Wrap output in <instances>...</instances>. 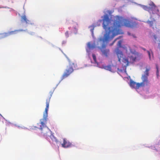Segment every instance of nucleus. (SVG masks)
I'll list each match as a JSON object with an SVG mask.
<instances>
[{
    "instance_id": "obj_16",
    "label": "nucleus",
    "mask_w": 160,
    "mask_h": 160,
    "mask_svg": "<svg viewBox=\"0 0 160 160\" xmlns=\"http://www.w3.org/2000/svg\"><path fill=\"white\" fill-rule=\"evenodd\" d=\"M96 26H94L93 25L92 26H90L89 28H90V31L92 32V34H93V30L94 28L95 27H96Z\"/></svg>"
},
{
    "instance_id": "obj_7",
    "label": "nucleus",
    "mask_w": 160,
    "mask_h": 160,
    "mask_svg": "<svg viewBox=\"0 0 160 160\" xmlns=\"http://www.w3.org/2000/svg\"><path fill=\"white\" fill-rule=\"evenodd\" d=\"M74 70L72 67L67 68L65 70L62 77V79H63L68 77L72 72Z\"/></svg>"
},
{
    "instance_id": "obj_3",
    "label": "nucleus",
    "mask_w": 160,
    "mask_h": 160,
    "mask_svg": "<svg viewBox=\"0 0 160 160\" xmlns=\"http://www.w3.org/2000/svg\"><path fill=\"white\" fill-rule=\"evenodd\" d=\"M151 69L150 66H147L146 67V70L144 73L142 75L141 78L142 82L141 83H136L132 80L130 81V85L132 88L135 89H138L141 87H143L147 86L149 84V81L148 77L149 75V71Z\"/></svg>"
},
{
    "instance_id": "obj_22",
    "label": "nucleus",
    "mask_w": 160,
    "mask_h": 160,
    "mask_svg": "<svg viewBox=\"0 0 160 160\" xmlns=\"http://www.w3.org/2000/svg\"><path fill=\"white\" fill-rule=\"evenodd\" d=\"M157 76H158V69H157Z\"/></svg>"
},
{
    "instance_id": "obj_23",
    "label": "nucleus",
    "mask_w": 160,
    "mask_h": 160,
    "mask_svg": "<svg viewBox=\"0 0 160 160\" xmlns=\"http://www.w3.org/2000/svg\"><path fill=\"white\" fill-rule=\"evenodd\" d=\"M128 35H131V34L129 32H128Z\"/></svg>"
},
{
    "instance_id": "obj_14",
    "label": "nucleus",
    "mask_w": 160,
    "mask_h": 160,
    "mask_svg": "<svg viewBox=\"0 0 160 160\" xmlns=\"http://www.w3.org/2000/svg\"><path fill=\"white\" fill-rule=\"evenodd\" d=\"M155 20L154 19H153L152 21H151L150 20H148L146 21V22L149 24L150 27H152L153 26L154 22H155Z\"/></svg>"
},
{
    "instance_id": "obj_17",
    "label": "nucleus",
    "mask_w": 160,
    "mask_h": 160,
    "mask_svg": "<svg viewBox=\"0 0 160 160\" xmlns=\"http://www.w3.org/2000/svg\"><path fill=\"white\" fill-rule=\"evenodd\" d=\"M122 40H120L118 42L117 45L118 47H121V44H122Z\"/></svg>"
},
{
    "instance_id": "obj_6",
    "label": "nucleus",
    "mask_w": 160,
    "mask_h": 160,
    "mask_svg": "<svg viewBox=\"0 0 160 160\" xmlns=\"http://www.w3.org/2000/svg\"><path fill=\"white\" fill-rule=\"evenodd\" d=\"M123 25L125 26L130 28H134L136 27L137 23L132 21L124 19L123 20Z\"/></svg>"
},
{
    "instance_id": "obj_25",
    "label": "nucleus",
    "mask_w": 160,
    "mask_h": 160,
    "mask_svg": "<svg viewBox=\"0 0 160 160\" xmlns=\"http://www.w3.org/2000/svg\"><path fill=\"white\" fill-rule=\"evenodd\" d=\"M143 49L144 50H145H145H146V49H144V48H143Z\"/></svg>"
},
{
    "instance_id": "obj_8",
    "label": "nucleus",
    "mask_w": 160,
    "mask_h": 160,
    "mask_svg": "<svg viewBox=\"0 0 160 160\" xmlns=\"http://www.w3.org/2000/svg\"><path fill=\"white\" fill-rule=\"evenodd\" d=\"M24 31V30L22 29L16 30L13 31L8 32L7 33L1 34L0 35H2V37H5L8 36L10 35L16 34L18 32L23 31Z\"/></svg>"
},
{
    "instance_id": "obj_15",
    "label": "nucleus",
    "mask_w": 160,
    "mask_h": 160,
    "mask_svg": "<svg viewBox=\"0 0 160 160\" xmlns=\"http://www.w3.org/2000/svg\"><path fill=\"white\" fill-rule=\"evenodd\" d=\"M88 47L89 49H92L95 48V46L91 44L90 42L88 43Z\"/></svg>"
},
{
    "instance_id": "obj_27",
    "label": "nucleus",
    "mask_w": 160,
    "mask_h": 160,
    "mask_svg": "<svg viewBox=\"0 0 160 160\" xmlns=\"http://www.w3.org/2000/svg\"><path fill=\"white\" fill-rule=\"evenodd\" d=\"M1 38L0 37V39Z\"/></svg>"
},
{
    "instance_id": "obj_20",
    "label": "nucleus",
    "mask_w": 160,
    "mask_h": 160,
    "mask_svg": "<svg viewBox=\"0 0 160 160\" xmlns=\"http://www.w3.org/2000/svg\"><path fill=\"white\" fill-rule=\"evenodd\" d=\"M65 35L67 37H69V33L68 31H67L65 32Z\"/></svg>"
},
{
    "instance_id": "obj_18",
    "label": "nucleus",
    "mask_w": 160,
    "mask_h": 160,
    "mask_svg": "<svg viewBox=\"0 0 160 160\" xmlns=\"http://www.w3.org/2000/svg\"><path fill=\"white\" fill-rule=\"evenodd\" d=\"M92 57L93 59L95 62V63H97V60H96V56L94 54H92Z\"/></svg>"
},
{
    "instance_id": "obj_2",
    "label": "nucleus",
    "mask_w": 160,
    "mask_h": 160,
    "mask_svg": "<svg viewBox=\"0 0 160 160\" xmlns=\"http://www.w3.org/2000/svg\"><path fill=\"white\" fill-rule=\"evenodd\" d=\"M50 100V97L46 100V107L43 113V118L40 120V122L39 124L41 125H40V127L39 128L41 130L42 135L45 136L46 138H48V136H49L52 140H53V139L56 140V138L54 137V136L52 134H51L50 136L48 135V133L49 132L50 130L46 125L48 119V112L49 108Z\"/></svg>"
},
{
    "instance_id": "obj_13",
    "label": "nucleus",
    "mask_w": 160,
    "mask_h": 160,
    "mask_svg": "<svg viewBox=\"0 0 160 160\" xmlns=\"http://www.w3.org/2000/svg\"><path fill=\"white\" fill-rule=\"evenodd\" d=\"M129 58L130 59V62L133 63L136 61L135 56L133 54L129 56Z\"/></svg>"
},
{
    "instance_id": "obj_11",
    "label": "nucleus",
    "mask_w": 160,
    "mask_h": 160,
    "mask_svg": "<svg viewBox=\"0 0 160 160\" xmlns=\"http://www.w3.org/2000/svg\"><path fill=\"white\" fill-rule=\"evenodd\" d=\"M103 68L106 70L112 72H114L116 70L117 67L116 66H115L109 65L104 66Z\"/></svg>"
},
{
    "instance_id": "obj_9",
    "label": "nucleus",
    "mask_w": 160,
    "mask_h": 160,
    "mask_svg": "<svg viewBox=\"0 0 160 160\" xmlns=\"http://www.w3.org/2000/svg\"><path fill=\"white\" fill-rule=\"evenodd\" d=\"M130 52L132 54L134 55L136 61L139 60L142 58V54L138 53L135 50H132L131 49H130Z\"/></svg>"
},
{
    "instance_id": "obj_5",
    "label": "nucleus",
    "mask_w": 160,
    "mask_h": 160,
    "mask_svg": "<svg viewBox=\"0 0 160 160\" xmlns=\"http://www.w3.org/2000/svg\"><path fill=\"white\" fill-rule=\"evenodd\" d=\"M115 51L118 56V61L120 62L121 60H122V62L125 63V66H128L130 62L128 59L124 58V55L122 52L119 49L118 47L115 49Z\"/></svg>"
},
{
    "instance_id": "obj_12",
    "label": "nucleus",
    "mask_w": 160,
    "mask_h": 160,
    "mask_svg": "<svg viewBox=\"0 0 160 160\" xmlns=\"http://www.w3.org/2000/svg\"><path fill=\"white\" fill-rule=\"evenodd\" d=\"M21 21L22 22H25L26 23H28L29 22V21L27 19L25 15L22 16L21 18Z\"/></svg>"
},
{
    "instance_id": "obj_4",
    "label": "nucleus",
    "mask_w": 160,
    "mask_h": 160,
    "mask_svg": "<svg viewBox=\"0 0 160 160\" xmlns=\"http://www.w3.org/2000/svg\"><path fill=\"white\" fill-rule=\"evenodd\" d=\"M148 4L149 6L140 5V6L145 10L148 11L151 14L158 13L159 10L157 7L154 3L150 0L148 1Z\"/></svg>"
},
{
    "instance_id": "obj_19",
    "label": "nucleus",
    "mask_w": 160,
    "mask_h": 160,
    "mask_svg": "<svg viewBox=\"0 0 160 160\" xmlns=\"http://www.w3.org/2000/svg\"><path fill=\"white\" fill-rule=\"evenodd\" d=\"M122 37V36H120L119 37H118L117 38H116V39H115L114 41L113 42H112V43H111L110 45L111 46L113 44H114V42H115V41H116L117 40V39H119L120 38H121V37Z\"/></svg>"
},
{
    "instance_id": "obj_24",
    "label": "nucleus",
    "mask_w": 160,
    "mask_h": 160,
    "mask_svg": "<svg viewBox=\"0 0 160 160\" xmlns=\"http://www.w3.org/2000/svg\"><path fill=\"white\" fill-rule=\"evenodd\" d=\"M154 37L155 39H156L157 38L155 36H154Z\"/></svg>"
},
{
    "instance_id": "obj_1",
    "label": "nucleus",
    "mask_w": 160,
    "mask_h": 160,
    "mask_svg": "<svg viewBox=\"0 0 160 160\" xmlns=\"http://www.w3.org/2000/svg\"><path fill=\"white\" fill-rule=\"evenodd\" d=\"M102 20H99L98 22H100L103 21L102 27L105 31L103 38H100L98 41V43L102 44L101 47L99 48L100 49L103 55L107 57L109 53V50L106 49L105 44L112 40L116 35L122 33L121 27V18L117 16L114 19L113 25L110 27L111 20L108 15H104L102 17Z\"/></svg>"
},
{
    "instance_id": "obj_21",
    "label": "nucleus",
    "mask_w": 160,
    "mask_h": 160,
    "mask_svg": "<svg viewBox=\"0 0 160 160\" xmlns=\"http://www.w3.org/2000/svg\"><path fill=\"white\" fill-rule=\"evenodd\" d=\"M147 52H148V55L149 56V58L150 59L151 58V54H150V52L149 51H147Z\"/></svg>"
},
{
    "instance_id": "obj_10",
    "label": "nucleus",
    "mask_w": 160,
    "mask_h": 160,
    "mask_svg": "<svg viewBox=\"0 0 160 160\" xmlns=\"http://www.w3.org/2000/svg\"><path fill=\"white\" fill-rule=\"evenodd\" d=\"M63 142L61 144L62 146L64 148H68L72 146V144L66 139L64 138L63 139Z\"/></svg>"
},
{
    "instance_id": "obj_26",
    "label": "nucleus",
    "mask_w": 160,
    "mask_h": 160,
    "mask_svg": "<svg viewBox=\"0 0 160 160\" xmlns=\"http://www.w3.org/2000/svg\"><path fill=\"white\" fill-rule=\"evenodd\" d=\"M100 25V24H99L98 25V26H99Z\"/></svg>"
}]
</instances>
